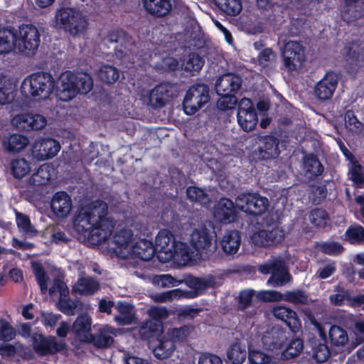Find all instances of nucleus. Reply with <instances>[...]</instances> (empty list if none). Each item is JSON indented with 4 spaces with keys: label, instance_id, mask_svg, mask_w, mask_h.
Instances as JSON below:
<instances>
[{
    "label": "nucleus",
    "instance_id": "f257e3e1",
    "mask_svg": "<svg viewBox=\"0 0 364 364\" xmlns=\"http://www.w3.org/2000/svg\"><path fill=\"white\" fill-rule=\"evenodd\" d=\"M107 215L105 203L100 209L82 208L74 218V229L78 233H87L90 245H100L109 238L115 226V220L107 218Z\"/></svg>",
    "mask_w": 364,
    "mask_h": 364
},
{
    "label": "nucleus",
    "instance_id": "f03ea898",
    "mask_svg": "<svg viewBox=\"0 0 364 364\" xmlns=\"http://www.w3.org/2000/svg\"><path fill=\"white\" fill-rule=\"evenodd\" d=\"M92 85V80L89 75L67 71L59 77L57 95L61 101L68 102L78 93L87 94Z\"/></svg>",
    "mask_w": 364,
    "mask_h": 364
},
{
    "label": "nucleus",
    "instance_id": "7ed1b4c3",
    "mask_svg": "<svg viewBox=\"0 0 364 364\" xmlns=\"http://www.w3.org/2000/svg\"><path fill=\"white\" fill-rule=\"evenodd\" d=\"M58 85L50 73L36 72L23 80L21 92L26 97L39 101L47 99Z\"/></svg>",
    "mask_w": 364,
    "mask_h": 364
},
{
    "label": "nucleus",
    "instance_id": "20e7f679",
    "mask_svg": "<svg viewBox=\"0 0 364 364\" xmlns=\"http://www.w3.org/2000/svg\"><path fill=\"white\" fill-rule=\"evenodd\" d=\"M301 312L305 316L307 321L311 324L318 331L320 338L313 337L309 338L307 347L310 348L313 358L317 363H323L330 357V350L327 346L326 333L322 324L316 319V305L304 306Z\"/></svg>",
    "mask_w": 364,
    "mask_h": 364
},
{
    "label": "nucleus",
    "instance_id": "39448f33",
    "mask_svg": "<svg viewBox=\"0 0 364 364\" xmlns=\"http://www.w3.org/2000/svg\"><path fill=\"white\" fill-rule=\"evenodd\" d=\"M56 28L73 36L82 33L87 27L86 17L75 8L60 7L55 14Z\"/></svg>",
    "mask_w": 364,
    "mask_h": 364
},
{
    "label": "nucleus",
    "instance_id": "423d86ee",
    "mask_svg": "<svg viewBox=\"0 0 364 364\" xmlns=\"http://www.w3.org/2000/svg\"><path fill=\"white\" fill-rule=\"evenodd\" d=\"M16 50L25 55L35 54L40 44V33L32 24H22L15 29Z\"/></svg>",
    "mask_w": 364,
    "mask_h": 364
},
{
    "label": "nucleus",
    "instance_id": "0eeeda50",
    "mask_svg": "<svg viewBox=\"0 0 364 364\" xmlns=\"http://www.w3.org/2000/svg\"><path fill=\"white\" fill-rule=\"evenodd\" d=\"M210 99L209 87L204 83L191 86L184 96L182 106L185 114L192 115L197 112Z\"/></svg>",
    "mask_w": 364,
    "mask_h": 364
},
{
    "label": "nucleus",
    "instance_id": "6e6552de",
    "mask_svg": "<svg viewBox=\"0 0 364 364\" xmlns=\"http://www.w3.org/2000/svg\"><path fill=\"white\" fill-rule=\"evenodd\" d=\"M258 271L262 274H271L267 284L274 287L284 286L291 279L284 261L280 258L269 259L259 265Z\"/></svg>",
    "mask_w": 364,
    "mask_h": 364
},
{
    "label": "nucleus",
    "instance_id": "1a4fd4ad",
    "mask_svg": "<svg viewBox=\"0 0 364 364\" xmlns=\"http://www.w3.org/2000/svg\"><path fill=\"white\" fill-rule=\"evenodd\" d=\"M282 58L284 70L298 71L306 61L304 47L297 41H289L282 50Z\"/></svg>",
    "mask_w": 364,
    "mask_h": 364
},
{
    "label": "nucleus",
    "instance_id": "9d476101",
    "mask_svg": "<svg viewBox=\"0 0 364 364\" xmlns=\"http://www.w3.org/2000/svg\"><path fill=\"white\" fill-rule=\"evenodd\" d=\"M31 341L33 350L41 356L55 355L68 349L65 341H58L53 336H45L41 333H32Z\"/></svg>",
    "mask_w": 364,
    "mask_h": 364
},
{
    "label": "nucleus",
    "instance_id": "9b49d317",
    "mask_svg": "<svg viewBox=\"0 0 364 364\" xmlns=\"http://www.w3.org/2000/svg\"><path fill=\"white\" fill-rule=\"evenodd\" d=\"M261 144L250 154V159L254 162H261L276 159L280 154L279 144L280 140L272 134L263 136Z\"/></svg>",
    "mask_w": 364,
    "mask_h": 364
},
{
    "label": "nucleus",
    "instance_id": "f8f14e48",
    "mask_svg": "<svg viewBox=\"0 0 364 364\" xmlns=\"http://www.w3.org/2000/svg\"><path fill=\"white\" fill-rule=\"evenodd\" d=\"M237 208L252 215H261L267 209L269 200L259 193H242L237 197Z\"/></svg>",
    "mask_w": 364,
    "mask_h": 364
},
{
    "label": "nucleus",
    "instance_id": "ddd939ff",
    "mask_svg": "<svg viewBox=\"0 0 364 364\" xmlns=\"http://www.w3.org/2000/svg\"><path fill=\"white\" fill-rule=\"evenodd\" d=\"M11 124L20 132L38 131L47 124L46 117L32 112L20 113L11 119Z\"/></svg>",
    "mask_w": 364,
    "mask_h": 364
},
{
    "label": "nucleus",
    "instance_id": "4468645a",
    "mask_svg": "<svg viewBox=\"0 0 364 364\" xmlns=\"http://www.w3.org/2000/svg\"><path fill=\"white\" fill-rule=\"evenodd\" d=\"M60 143L52 138H42L34 142L32 154L39 161L52 159L59 152Z\"/></svg>",
    "mask_w": 364,
    "mask_h": 364
},
{
    "label": "nucleus",
    "instance_id": "2eb2a0df",
    "mask_svg": "<svg viewBox=\"0 0 364 364\" xmlns=\"http://www.w3.org/2000/svg\"><path fill=\"white\" fill-rule=\"evenodd\" d=\"M95 333H91L88 337H85V343L92 345L97 349L109 348L114 343V328L109 325H105L97 328L94 326Z\"/></svg>",
    "mask_w": 364,
    "mask_h": 364
},
{
    "label": "nucleus",
    "instance_id": "dca6fc26",
    "mask_svg": "<svg viewBox=\"0 0 364 364\" xmlns=\"http://www.w3.org/2000/svg\"><path fill=\"white\" fill-rule=\"evenodd\" d=\"M237 204L228 198H221L214 205V218L220 223H230L237 219Z\"/></svg>",
    "mask_w": 364,
    "mask_h": 364
},
{
    "label": "nucleus",
    "instance_id": "f3484780",
    "mask_svg": "<svg viewBox=\"0 0 364 364\" xmlns=\"http://www.w3.org/2000/svg\"><path fill=\"white\" fill-rule=\"evenodd\" d=\"M338 77L333 71H328L314 87V94L321 101L330 100L337 87Z\"/></svg>",
    "mask_w": 364,
    "mask_h": 364
},
{
    "label": "nucleus",
    "instance_id": "a211bd4d",
    "mask_svg": "<svg viewBox=\"0 0 364 364\" xmlns=\"http://www.w3.org/2000/svg\"><path fill=\"white\" fill-rule=\"evenodd\" d=\"M213 236L206 228L196 229L191 235V243L193 247L200 254H208L216 247L213 245Z\"/></svg>",
    "mask_w": 364,
    "mask_h": 364
},
{
    "label": "nucleus",
    "instance_id": "6ab92c4d",
    "mask_svg": "<svg viewBox=\"0 0 364 364\" xmlns=\"http://www.w3.org/2000/svg\"><path fill=\"white\" fill-rule=\"evenodd\" d=\"M173 85L169 82H162L156 85L149 95V104L154 108L164 107L169 98L173 96Z\"/></svg>",
    "mask_w": 364,
    "mask_h": 364
},
{
    "label": "nucleus",
    "instance_id": "aec40b11",
    "mask_svg": "<svg viewBox=\"0 0 364 364\" xmlns=\"http://www.w3.org/2000/svg\"><path fill=\"white\" fill-rule=\"evenodd\" d=\"M73 203L70 196L64 191L56 192L52 197L50 208L58 218H65L70 213Z\"/></svg>",
    "mask_w": 364,
    "mask_h": 364
},
{
    "label": "nucleus",
    "instance_id": "412c9836",
    "mask_svg": "<svg viewBox=\"0 0 364 364\" xmlns=\"http://www.w3.org/2000/svg\"><path fill=\"white\" fill-rule=\"evenodd\" d=\"M242 78L232 73H226L218 78L215 83L218 95H234L238 92L242 86Z\"/></svg>",
    "mask_w": 364,
    "mask_h": 364
},
{
    "label": "nucleus",
    "instance_id": "4be33fe9",
    "mask_svg": "<svg viewBox=\"0 0 364 364\" xmlns=\"http://www.w3.org/2000/svg\"><path fill=\"white\" fill-rule=\"evenodd\" d=\"M346 56L350 63L347 67V71L356 74L359 70L364 68V49L355 42L349 43L346 47Z\"/></svg>",
    "mask_w": 364,
    "mask_h": 364
},
{
    "label": "nucleus",
    "instance_id": "5701e85b",
    "mask_svg": "<svg viewBox=\"0 0 364 364\" xmlns=\"http://www.w3.org/2000/svg\"><path fill=\"white\" fill-rule=\"evenodd\" d=\"M274 316L283 321L294 333H296L301 327L300 319L295 311L285 306L274 307L272 310Z\"/></svg>",
    "mask_w": 364,
    "mask_h": 364
},
{
    "label": "nucleus",
    "instance_id": "b1692460",
    "mask_svg": "<svg viewBox=\"0 0 364 364\" xmlns=\"http://www.w3.org/2000/svg\"><path fill=\"white\" fill-rule=\"evenodd\" d=\"M106 38L109 43H119L121 48L115 49V54L122 58L127 53V46L132 43V37L123 29L117 28L108 31Z\"/></svg>",
    "mask_w": 364,
    "mask_h": 364
},
{
    "label": "nucleus",
    "instance_id": "393cba45",
    "mask_svg": "<svg viewBox=\"0 0 364 364\" xmlns=\"http://www.w3.org/2000/svg\"><path fill=\"white\" fill-rule=\"evenodd\" d=\"M91 325V317L87 313L78 315L72 325V333L75 340L85 343L86 341L85 337H88L92 333Z\"/></svg>",
    "mask_w": 364,
    "mask_h": 364
},
{
    "label": "nucleus",
    "instance_id": "a878e982",
    "mask_svg": "<svg viewBox=\"0 0 364 364\" xmlns=\"http://www.w3.org/2000/svg\"><path fill=\"white\" fill-rule=\"evenodd\" d=\"M176 0H144V6L150 15L162 18L171 11Z\"/></svg>",
    "mask_w": 364,
    "mask_h": 364
},
{
    "label": "nucleus",
    "instance_id": "bb28decb",
    "mask_svg": "<svg viewBox=\"0 0 364 364\" xmlns=\"http://www.w3.org/2000/svg\"><path fill=\"white\" fill-rule=\"evenodd\" d=\"M241 244L240 232L237 230H227L220 241L221 247L226 255L237 253Z\"/></svg>",
    "mask_w": 364,
    "mask_h": 364
},
{
    "label": "nucleus",
    "instance_id": "cd10ccee",
    "mask_svg": "<svg viewBox=\"0 0 364 364\" xmlns=\"http://www.w3.org/2000/svg\"><path fill=\"white\" fill-rule=\"evenodd\" d=\"M132 252L139 259L148 262L154 257L155 249L151 240L141 239L132 246Z\"/></svg>",
    "mask_w": 364,
    "mask_h": 364
},
{
    "label": "nucleus",
    "instance_id": "c85d7f7f",
    "mask_svg": "<svg viewBox=\"0 0 364 364\" xmlns=\"http://www.w3.org/2000/svg\"><path fill=\"white\" fill-rule=\"evenodd\" d=\"M175 242L174 235L168 230H161L155 239V244L157 250L160 254L164 253L165 257L169 256L171 252V246Z\"/></svg>",
    "mask_w": 364,
    "mask_h": 364
},
{
    "label": "nucleus",
    "instance_id": "c756f323",
    "mask_svg": "<svg viewBox=\"0 0 364 364\" xmlns=\"http://www.w3.org/2000/svg\"><path fill=\"white\" fill-rule=\"evenodd\" d=\"M303 166L304 171L306 174H309L310 178H316L324 171V166L318 156L312 153L304 156Z\"/></svg>",
    "mask_w": 364,
    "mask_h": 364
},
{
    "label": "nucleus",
    "instance_id": "7c9ffc66",
    "mask_svg": "<svg viewBox=\"0 0 364 364\" xmlns=\"http://www.w3.org/2000/svg\"><path fill=\"white\" fill-rule=\"evenodd\" d=\"M162 330V321L147 320L139 326V334L141 340L149 341L159 336Z\"/></svg>",
    "mask_w": 364,
    "mask_h": 364
},
{
    "label": "nucleus",
    "instance_id": "2f4dec72",
    "mask_svg": "<svg viewBox=\"0 0 364 364\" xmlns=\"http://www.w3.org/2000/svg\"><path fill=\"white\" fill-rule=\"evenodd\" d=\"M28 143L27 136L21 134H12L4 141V146L9 153L16 154L24 149Z\"/></svg>",
    "mask_w": 364,
    "mask_h": 364
},
{
    "label": "nucleus",
    "instance_id": "473e14b6",
    "mask_svg": "<svg viewBox=\"0 0 364 364\" xmlns=\"http://www.w3.org/2000/svg\"><path fill=\"white\" fill-rule=\"evenodd\" d=\"M26 347L21 342L9 343V342H2L0 343V355L2 358L11 360L16 355L25 358Z\"/></svg>",
    "mask_w": 364,
    "mask_h": 364
},
{
    "label": "nucleus",
    "instance_id": "72a5a7b5",
    "mask_svg": "<svg viewBox=\"0 0 364 364\" xmlns=\"http://www.w3.org/2000/svg\"><path fill=\"white\" fill-rule=\"evenodd\" d=\"M16 49L15 28L4 27L0 28V54L8 53Z\"/></svg>",
    "mask_w": 364,
    "mask_h": 364
},
{
    "label": "nucleus",
    "instance_id": "f704fd0d",
    "mask_svg": "<svg viewBox=\"0 0 364 364\" xmlns=\"http://www.w3.org/2000/svg\"><path fill=\"white\" fill-rule=\"evenodd\" d=\"M282 301L294 305H308L309 302H314L309 296L302 289H296L286 291L283 293Z\"/></svg>",
    "mask_w": 364,
    "mask_h": 364
},
{
    "label": "nucleus",
    "instance_id": "c9c22d12",
    "mask_svg": "<svg viewBox=\"0 0 364 364\" xmlns=\"http://www.w3.org/2000/svg\"><path fill=\"white\" fill-rule=\"evenodd\" d=\"M56 305L60 311L68 316L75 315L76 310L82 308V303L78 299H71L69 294L60 296Z\"/></svg>",
    "mask_w": 364,
    "mask_h": 364
},
{
    "label": "nucleus",
    "instance_id": "e433bc0d",
    "mask_svg": "<svg viewBox=\"0 0 364 364\" xmlns=\"http://www.w3.org/2000/svg\"><path fill=\"white\" fill-rule=\"evenodd\" d=\"M176 346L171 338H161L159 340V344L154 348L153 353L154 356L160 360L169 358L176 350Z\"/></svg>",
    "mask_w": 364,
    "mask_h": 364
},
{
    "label": "nucleus",
    "instance_id": "4c0bfd02",
    "mask_svg": "<svg viewBox=\"0 0 364 364\" xmlns=\"http://www.w3.org/2000/svg\"><path fill=\"white\" fill-rule=\"evenodd\" d=\"M215 5L230 16L238 15L242 9L241 0H213Z\"/></svg>",
    "mask_w": 364,
    "mask_h": 364
},
{
    "label": "nucleus",
    "instance_id": "58836bf2",
    "mask_svg": "<svg viewBox=\"0 0 364 364\" xmlns=\"http://www.w3.org/2000/svg\"><path fill=\"white\" fill-rule=\"evenodd\" d=\"M268 335L265 339L269 341H266L265 343L272 350H280L286 346L287 335L282 329H272Z\"/></svg>",
    "mask_w": 364,
    "mask_h": 364
},
{
    "label": "nucleus",
    "instance_id": "ea45409f",
    "mask_svg": "<svg viewBox=\"0 0 364 364\" xmlns=\"http://www.w3.org/2000/svg\"><path fill=\"white\" fill-rule=\"evenodd\" d=\"M186 197L194 203L206 205L210 202V198L205 191L196 186H190L186 188Z\"/></svg>",
    "mask_w": 364,
    "mask_h": 364
},
{
    "label": "nucleus",
    "instance_id": "a19ab883",
    "mask_svg": "<svg viewBox=\"0 0 364 364\" xmlns=\"http://www.w3.org/2000/svg\"><path fill=\"white\" fill-rule=\"evenodd\" d=\"M10 169L14 178L21 179L31 171V166L23 158L16 159L11 161Z\"/></svg>",
    "mask_w": 364,
    "mask_h": 364
},
{
    "label": "nucleus",
    "instance_id": "79ce46f5",
    "mask_svg": "<svg viewBox=\"0 0 364 364\" xmlns=\"http://www.w3.org/2000/svg\"><path fill=\"white\" fill-rule=\"evenodd\" d=\"M328 338L331 344L334 346H343L348 342L347 331L336 325L331 326L328 331Z\"/></svg>",
    "mask_w": 364,
    "mask_h": 364
},
{
    "label": "nucleus",
    "instance_id": "37998d69",
    "mask_svg": "<svg viewBox=\"0 0 364 364\" xmlns=\"http://www.w3.org/2000/svg\"><path fill=\"white\" fill-rule=\"evenodd\" d=\"M161 219L165 225H172L179 220L176 202H170L164 205Z\"/></svg>",
    "mask_w": 364,
    "mask_h": 364
},
{
    "label": "nucleus",
    "instance_id": "c03bdc74",
    "mask_svg": "<svg viewBox=\"0 0 364 364\" xmlns=\"http://www.w3.org/2000/svg\"><path fill=\"white\" fill-rule=\"evenodd\" d=\"M205 60L203 57L196 53H191L183 60L182 66L186 72H198L204 65Z\"/></svg>",
    "mask_w": 364,
    "mask_h": 364
},
{
    "label": "nucleus",
    "instance_id": "a18cd8bd",
    "mask_svg": "<svg viewBox=\"0 0 364 364\" xmlns=\"http://www.w3.org/2000/svg\"><path fill=\"white\" fill-rule=\"evenodd\" d=\"M98 77L105 84H113L119 77V70L113 65H103L98 71Z\"/></svg>",
    "mask_w": 364,
    "mask_h": 364
},
{
    "label": "nucleus",
    "instance_id": "49530a36",
    "mask_svg": "<svg viewBox=\"0 0 364 364\" xmlns=\"http://www.w3.org/2000/svg\"><path fill=\"white\" fill-rule=\"evenodd\" d=\"M237 118L239 125L245 132L253 130L258 122L256 109L247 111V114H242V117L237 114Z\"/></svg>",
    "mask_w": 364,
    "mask_h": 364
},
{
    "label": "nucleus",
    "instance_id": "de8ad7c7",
    "mask_svg": "<svg viewBox=\"0 0 364 364\" xmlns=\"http://www.w3.org/2000/svg\"><path fill=\"white\" fill-rule=\"evenodd\" d=\"M50 179L49 166H41L29 178V183L36 186L46 185Z\"/></svg>",
    "mask_w": 364,
    "mask_h": 364
},
{
    "label": "nucleus",
    "instance_id": "09e8293b",
    "mask_svg": "<svg viewBox=\"0 0 364 364\" xmlns=\"http://www.w3.org/2000/svg\"><path fill=\"white\" fill-rule=\"evenodd\" d=\"M77 284L80 287L79 291L81 294L92 295L100 288L99 282L92 277H84L77 280Z\"/></svg>",
    "mask_w": 364,
    "mask_h": 364
},
{
    "label": "nucleus",
    "instance_id": "8fccbe9b",
    "mask_svg": "<svg viewBox=\"0 0 364 364\" xmlns=\"http://www.w3.org/2000/svg\"><path fill=\"white\" fill-rule=\"evenodd\" d=\"M132 230L122 228L114 235L112 242L117 247L126 249L132 242Z\"/></svg>",
    "mask_w": 364,
    "mask_h": 364
},
{
    "label": "nucleus",
    "instance_id": "3c124183",
    "mask_svg": "<svg viewBox=\"0 0 364 364\" xmlns=\"http://www.w3.org/2000/svg\"><path fill=\"white\" fill-rule=\"evenodd\" d=\"M227 356L233 364L242 363L247 357V352L239 343H233L230 346L227 352Z\"/></svg>",
    "mask_w": 364,
    "mask_h": 364
},
{
    "label": "nucleus",
    "instance_id": "603ef678",
    "mask_svg": "<svg viewBox=\"0 0 364 364\" xmlns=\"http://www.w3.org/2000/svg\"><path fill=\"white\" fill-rule=\"evenodd\" d=\"M346 240L350 244L364 242V228L360 225H350L346 232Z\"/></svg>",
    "mask_w": 364,
    "mask_h": 364
},
{
    "label": "nucleus",
    "instance_id": "864d4df0",
    "mask_svg": "<svg viewBox=\"0 0 364 364\" xmlns=\"http://www.w3.org/2000/svg\"><path fill=\"white\" fill-rule=\"evenodd\" d=\"M304 348L303 341L300 338L292 339L285 347L282 356L285 359H291L298 356Z\"/></svg>",
    "mask_w": 364,
    "mask_h": 364
},
{
    "label": "nucleus",
    "instance_id": "5fc2aeb1",
    "mask_svg": "<svg viewBox=\"0 0 364 364\" xmlns=\"http://www.w3.org/2000/svg\"><path fill=\"white\" fill-rule=\"evenodd\" d=\"M309 219L311 223L318 228H325L329 221L328 213L319 208H314L311 211Z\"/></svg>",
    "mask_w": 364,
    "mask_h": 364
},
{
    "label": "nucleus",
    "instance_id": "6e6d98bb",
    "mask_svg": "<svg viewBox=\"0 0 364 364\" xmlns=\"http://www.w3.org/2000/svg\"><path fill=\"white\" fill-rule=\"evenodd\" d=\"M33 269L36 279L39 285L42 294H46L48 291V283L49 278L41 264L34 263Z\"/></svg>",
    "mask_w": 364,
    "mask_h": 364
},
{
    "label": "nucleus",
    "instance_id": "4d7b16f0",
    "mask_svg": "<svg viewBox=\"0 0 364 364\" xmlns=\"http://www.w3.org/2000/svg\"><path fill=\"white\" fill-rule=\"evenodd\" d=\"M14 87L11 82H8L4 77L0 79V105H4L13 100Z\"/></svg>",
    "mask_w": 364,
    "mask_h": 364
},
{
    "label": "nucleus",
    "instance_id": "13d9d810",
    "mask_svg": "<svg viewBox=\"0 0 364 364\" xmlns=\"http://www.w3.org/2000/svg\"><path fill=\"white\" fill-rule=\"evenodd\" d=\"M171 251L169 256L164 257V262H168L175 257H185L189 255V247L186 242L177 241L172 243L171 246Z\"/></svg>",
    "mask_w": 364,
    "mask_h": 364
},
{
    "label": "nucleus",
    "instance_id": "bf43d9fd",
    "mask_svg": "<svg viewBox=\"0 0 364 364\" xmlns=\"http://www.w3.org/2000/svg\"><path fill=\"white\" fill-rule=\"evenodd\" d=\"M193 327L191 326L184 325L179 328H173L170 331V338L176 343H183L190 336Z\"/></svg>",
    "mask_w": 364,
    "mask_h": 364
},
{
    "label": "nucleus",
    "instance_id": "052dcab7",
    "mask_svg": "<svg viewBox=\"0 0 364 364\" xmlns=\"http://www.w3.org/2000/svg\"><path fill=\"white\" fill-rule=\"evenodd\" d=\"M350 179L358 187L364 183V173L363 166L359 164L358 160L350 163Z\"/></svg>",
    "mask_w": 364,
    "mask_h": 364
},
{
    "label": "nucleus",
    "instance_id": "680f3d73",
    "mask_svg": "<svg viewBox=\"0 0 364 364\" xmlns=\"http://www.w3.org/2000/svg\"><path fill=\"white\" fill-rule=\"evenodd\" d=\"M220 98L217 101V107L221 111L235 109L237 104V98L234 95H218Z\"/></svg>",
    "mask_w": 364,
    "mask_h": 364
},
{
    "label": "nucleus",
    "instance_id": "e2e57ef3",
    "mask_svg": "<svg viewBox=\"0 0 364 364\" xmlns=\"http://www.w3.org/2000/svg\"><path fill=\"white\" fill-rule=\"evenodd\" d=\"M16 335L14 327L6 320L0 318V341L10 342L15 338Z\"/></svg>",
    "mask_w": 364,
    "mask_h": 364
},
{
    "label": "nucleus",
    "instance_id": "0e129e2a",
    "mask_svg": "<svg viewBox=\"0 0 364 364\" xmlns=\"http://www.w3.org/2000/svg\"><path fill=\"white\" fill-rule=\"evenodd\" d=\"M248 360L251 364H269L272 357L259 350H249Z\"/></svg>",
    "mask_w": 364,
    "mask_h": 364
},
{
    "label": "nucleus",
    "instance_id": "69168bd1",
    "mask_svg": "<svg viewBox=\"0 0 364 364\" xmlns=\"http://www.w3.org/2000/svg\"><path fill=\"white\" fill-rule=\"evenodd\" d=\"M267 235L268 233L267 232V230L262 229L259 231L255 232L252 237L251 240L252 242L257 247H267L272 246V240L267 239Z\"/></svg>",
    "mask_w": 364,
    "mask_h": 364
},
{
    "label": "nucleus",
    "instance_id": "338daca9",
    "mask_svg": "<svg viewBox=\"0 0 364 364\" xmlns=\"http://www.w3.org/2000/svg\"><path fill=\"white\" fill-rule=\"evenodd\" d=\"M257 6L264 10L272 9L275 6L282 9H287L291 4L292 0H256Z\"/></svg>",
    "mask_w": 364,
    "mask_h": 364
},
{
    "label": "nucleus",
    "instance_id": "774afa93",
    "mask_svg": "<svg viewBox=\"0 0 364 364\" xmlns=\"http://www.w3.org/2000/svg\"><path fill=\"white\" fill-rule=\"evenodd\" d=\"M257 296L264 302L279 301H282L283 293L276 290H262L257 293Z\"/></svg>",
    "mask_w": 364,
    "mask_h": 364
}]
</instances>
